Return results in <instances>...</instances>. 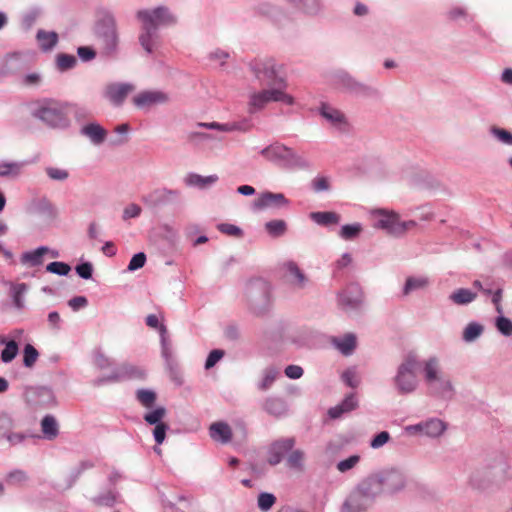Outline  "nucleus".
Returning <instances> with one entry per match:
<instances>
[{
    "label": "nucleus",
    "instance_id": "f257e3e1",
    "mask_svg": "<svg viewBox=\"0 0 512 512\" xmlns=\"http://www.w3.org/2000/svg\"><path fill=\"white\" fill-rule=\"evenodd\" d=\"M512 479V465L504 457L493 460L474 468L469 475V484L479 491L501 489Z\"/></svg>",
    "mask_w": 512,
    "mask_h": 512
},
{
    "label": "nucleus",
    "instance_id": "f03ea898",
    "mask_svg": "<svg viewBox=\"0 0 512 512\" xmlns=\"http://www.w3.org/2000/svg\"><path fill=\"white\" fill-rule=\"evenodd\" d=\"M423 381L428 394L442 400H451L455 395V387L451 377L441 366L438 356L432 355L421 362Z\"/></svg>",
    "mask_w": 512,
    "mask_h": 512
},
{
    "label": "nucleus",
    "instance_id": "7ed1b4c3",
    "mask_svg": "<svg viewBox=\"0 0 512 512\" xmlns=\"http://www.w3.org/2000/svg\"><path fill=\"white\" fill-rule=\"evenodd\" d=\"M136 16L141 22L142 30L139 35V42L146 52L152 53L159 38L157 29L161 26L174 24L175 17L166 7L139 10Z\"/></svg>",
    "mask_w": 512,
    "mask_h": 512
},
{
    "label": "nucleus",
    "instance_id": "20e7f679",
    "mask_svg": "<svg viewBox=\"0 0 512 512\" xmlns=\"http://www.w3.org/2000/svg\"><path fill=\"white\" fill-rule=\"evenodd\" d=\"M377 495H395L406 487V476L398 468H387L366 477Z\"/></svg>",
    "mask_w": 512,
    "mask_h": 512
},
{
    "label": "nucleus",
    "instance_id": "39448f33",
    "mask_svg": "<svg viewBox=\"0 0 512 512\" xmlns=\"http://www.w3.org/2000/svg\"><path fill=\"white\" fill-rule=\"evenodd\" d=\"M379 498L365 477L348 494L340 512H368Z\"/></svg>",
    "mask_w": 512,
    "mask_h": 512
},
{
    "label": "nucleus",
    "instance_id": "423d86ee",
    "mask_svg": "<svg viewBox=\"0 0 512 512\" xmlns=\"http://www.w3.org/2000/svg\"><path fill=\"white\" fill-rule=\"evenodd\" d=\"M249 310L256 316L266 314L271 307V285L262 278L250 280L245 289Z\"/></svg>",
    "mask_w": 512,
    "mask_h": 512
},
{
    "label": "nucleus",
    "instance_id": "0eeeda50",
    "mask_svg": "<svg viewBox=\"0 0 512 512\" xmlns=\"http://www.w3.org/2000/svg\"><path fill=\"white\" fill-rule=\"evenodd\" d=\"M419 365L417 355L408 353L398 365L393 378L394 386L400 395H408L416 391L418 379L416 369Z\"/></svg>",
    "mask_w": 512,
    "mask_h": 512
},
{
    "label": "nucleus",
    "instance_id": "6e6552de",
    "mask_svg": "<svg viewBox=\"0 0 512 512\" xmlns=\"http://www.w3.org/2000/svg\"><path fill=\"white\" fill-rule=\"evenodd\" d=\"M281 69L282 67L278 66L272 59L256 61L253 65L255 76L261 85L286 88L287 82Z\"/></svg>",
    "mask_w": 512,
    "mask_h": 512
},
{
    "label": "nucleus",
    "instance_id": "1a4fd4ad",
    "mask_svg": "<svg viewBox=\"0 0 512 512\" xmlns=\"http://www.w3.org/2000/svg\"><path fill=\"white\" fill-rule=\"evenodd\" d=\"M261 155L268 161L284 166H304V160L293 149L274 143L261 150Z\"/></svg>",
    "mask_w": 512,
    "mask_h": 512
},
{
    "label": "nucleus",
    "instance_id": "9d476101",
    "mask_svg": "<svg viewBox=\"0 0 512 512\" xmlns=\"http://www.w3.org/2000/svg\"><path fill=\"white\" fill-rule=\"evenodd\" d=\"M286 88L268 86L267 89L255 92L250 96V106L259 110L270 102H283L287 105L294 104V98L285 92Z\"/></svg>",
    "mask_w": 512,
    "mask_h": 512
},
{
    "label": "nucleus",
    "instance_id": "9b49d317",
    "mask_svg": "<svg viewBox=\"0 0 512 512\" xmlns=\"http://www.w3.org/2000/svg\"><path fill=\"white\" fill-rule=\"evenodd\" d=\"M36 117L53 127L66 125V105L54 100H45L35 113Z\"/></svg>",
    "mask_w": 512,
    "mask_h": 512
},
{
    "label": "nucleus",
    "instance_id": "f8f14e48",
    "mask_svg": "<svg viewBox=\"0 0 512 512\" xmlns=\"http://www.w3.org/2000/svg\"><path fill=\"white\" fill-rule=\"evenodd\" d=\"M145 377L146 371L143 368L124 363L115 368L110 375L98 378L94 383L95 385L100 386L108 382L114 383L132 379L143 380Z\"/></svg>",
    "mask_w": 512,
    "mask_h": 512
},
{
    "label": "nucleus",
    "instance_id": "ddd939ff",
    "mask_svg": "<svg viewBox=\"0 0 512 512\" xmlns=\"http://www.w3.org/2000/svg\"><path fill=\"white\" fill-rule=\"evenodd\" d=\"M296 439L294 437L279 438L267 447L266 461L271 466L280 464L284 459L286 460L289 452L294 448Z\"/></svg>",
    "mask_w": 512,
    "mask_h": 512
},
{
    "label": "nucleus",
    "instance_id": "4468645a",
    "mask_svg": "<svg viewBox=\"0 0 512 512\" xmlns=\"http://www.w3.org/2000/svg\"><path fill=\"white\" fill-rule=\"evenodd\" d=\"M338 305L346 311L357 310L363 302V292L358 284L348 285L337 295Z\"/></svg>",
    "mask_w": 512,
    "mask_h": 512
},
{
    "label": "nucleus",
    "instance_id": "2eb2a0df",
    "mask_svg": "<svg viewBox=\"0 0 512 512\" xmlns=\"http://www.w3.org/2000/svg\"><path fill=\"white\" fill-rule=\"evenodd\" d=\"M25 400L33 407H48L55 404V397L47 387H29L24 393Z\"/></svg>",
    "mask_w": 512,
    "mask_h": 512
},
{
    "label": "nucleus",
    "instance_id": "dca6fc26",
    "mask_svg": "<svg viewBox=\"0 0 512 512\" xmlns=\"http://www.w3.org/2000/svg\"><path fill=\"white\" fill-rule=\"evenodd\" d=\"M284 280L295 289H303L307 286L309 279L299 266L293 261L282 264Z\"/></svg>",
    "mask_w": 512,
    "mask_h": 512
},
{
    "label": "nucleus",
    "instance_id": "f3484780",
    "mask_svg": "<svg viewBox=\"0 0 512 512\" xmlns=\"http://www.w3.org/2000/svg\"><path fill=\"white\" fill-rule=\"evenodd\" d=\"M288 200L282 193L264 192L253 201L254 210H265L286 206Z\"/></svg>",
    "mask_w": 512,
    "mask_h": 512
},
{
    "label": "nucleus",
    "instance_id": "a211bd4d",
    "mask_svg": "<svg viewBox=\"0 0 512 512\" xmlns=\"http://www.w3.org/2000/svg\"><path fill=\"white\" fill-rule=\"evenodd\" d=\"M369 221L375 222L376 224H415L414 221L402 222L400 215L394 210L388 209H374L370 211Z\"/></svg>",
    "mask_w": 512,
    "mask_h": 512
},
{
    "label": "nucleus",
    "instance_id": "6ab92c4d",
    "mask_svg": "<svg viewBox=\"0 0 512 512\" xmlns=\"http://www.w3.org/2000/svg\"><path fill=\"white\" fill-rule=\"evenodd\" d=\"M133 90L134 87L130 84H109L105 88L104 96L114 105H120Z\"/></svg>",
    "mask_w": 512,
    "mask_h": 512
},
{
    "label": "nucleus",
    "instance_id": "aec40b11",
    "mask_svg": "<svg viewBox=\"0 0 512 512\" xmlns=\"http://www.w3.org/2000/svg\"><path fill=\"white\" fill-rule=\"evenodd\" d=\"M430 284L431 280L426 275H410L405 279L402 294L407 297L412 293L425 291L429 288Z\"/></svg>",
    "mask_w": 512,
    "mask_h": 512
},
{
    "label": "nucleus",
    "instance_id": "412c9836",
    "mask_svg": "<svg viewBox=\"0 0 512 512\" xmlns=\"http://www.w3.org/2000/svg\"><path fill=\"white\" fill-rule=\"evenodd\" d=\"M262 407L269 415L277 418L285 416L288 412L287 402L283 398L276 396L266 398Z\"/></svg>",
    "mask_w": 512,
    "mask_h": 512
},
{
    "label": "nucleus",
    "instance_id": "4be33fe9",
    "mask_svg": "<svg viewBox=\"0 0 512 512\" xmlns=\"http://www.w3.org/2000/svg\"><path fill=\"white\" fill-rule=\"evenodd\" d=\"M356 343L357 339L353 333H347L343 336L333 337L331 339V344L344 356L353 354Z\"/></svg>",
    "mask_w": 512,
    "mask_h": 512
},
{
    "label": "nucleus",
    "instance_id": "5701e85b",
    "mask_svg": "<svg viewBox=\"0 0 512 512\" xmlns=\"http://www.w3.org/2000/svg\"><path fill=\"white\" fill-rule=\"evenodd\" d=\"M357 406L358 400L356 398V395L354 393H350L344 398V400L340 404L330 408L328 410V415L332 419H338L343 414L355 410Z\"/></svg>",
    "mask_w": 512,
    "mask_h": 512
},
{
    "label": "nucleus",
    "instance_id": "b1692460",
    "mask_svg": "<svg viewBox=\"0 0 512 512\" xmlns=\"http://www.w3.org/2000/svg\"><path fill=\"white\" fill-rule=\"evenodd\" d=\"M167 101V96L158 91H145L133 98V103L139 107H149L157 103H164Z\"/></svg>",
    "mask_w": 512,
    "mask_h": 512
},
{
    "label": "nucleus",
    "instance_id": "393cba45",
    "mask_svg": "<svg viewBox=\"0 0 512 512\" xmlns=\"http://www.w3.org/2000/svg\"><path fill=\"white\" fill-rule=\"evenodd\" d=\"M305 452L301 449H292L286 457L285 465L295 472H303L305 469Z\"/></svg>",
    "mask_w": 512,
    "mask_h": 512
},
{
    "label": "nucleus",
    "instance_id": "a878e982",
    "mask_svg": "<svg viewBox=\"0 0 512 512\" xmlns=\"http://www.w3.org/2000/svg\"><path fill=\"white\" fill-rule=\"evenodd\" d=\"M279 375V368L272 365L267 366L262 370L261 379L257 383V388L263 392L269 390Z\"/></svg>",
    "mask_w": 512,
    "mask_h": 512
},
{
    "label": "nucleus",
    "instance_id": "bb28decb",
    "mask_svg": "<svg viewBox=\"0 0 512 512\" xmlns=\"http://www.w3.org/2000/svg\"><path fill=\"white\" fill-rule=\"evenodd\" d=\"M210 437L214 441L227 443L231 440L232 432L228 424L215 422L210 426Z\"/></svg>",
    "mask_w": 512,
    "mask_h": 512
},
{
    "label": "nucleus",
    "instance_id": "cd10ccee",
    "mask_svg": "<svg viewBox=\"0 0 512 512\" xmlns=\"http://www.w3.org/2000/svg\"><path fill=\"white\" fill-rule=\"evenodd\" d=\"M10 285V296L12 298L14 307L18 310H22L25 307L24 295L27 293L29 286L26 283H9Z\"/></svg>",
    "mask_w": 512,
    "mask_h": 512
},
{
    "label": "nucleus",
    "instance_id": "c85d7f7f",
    "mask_svg": "<svg viewBox=\"0 0 512 512\" xmlns=\"http://www.w3.org/2000/svg\"><path fill=\"white\" fill-rule=\"evenodd\" d=\"M424 435L430 438L440 437L446 430V424L438 418L423 421Z\"/></svg>",
    "mask_w": 512,
    "mask_h": 512
},
{
    "label": "nucleus",
    "instance_id": "c756f323",
    "mask_svg": "<svg viewBox=\"0 0 512 512\" xmlns=\"http://www.w3.org/2000/svg\"><path fill=\"white\" fill-rule=\"evenodd\" d=\"M477 298V292L467 288H458L449 295V300L456 305H468Z\"/></svg>",
    "mask_w": 512,
    "mask_h": 512
},
{
    "label": "nucleus",
    "instance_id": "7c9ffc66",
    "mask_svg": "<svg viewBox=\"0 0 512 512\" xmlns=\"http://www.w3.org/2000/svg\"><path fill=\"white\" fill-rule=\"evenodd\" d=\"M82 133L87 136L94 144H101L107 135L106 130L97 123H90L82 128Z\"/></svg>",
    "mask_w": 512,
    "mask_h": 512
},
{
    "label": "nucleus",
    "instance_id": "2f4dec72",
    "mask_svg": "<svg viewBox=\"0 0 512 512\" xmlns=\"http://www.w3.org/2000/svg\"><path fill=\"white\" fill-rule=\"evenodd\" d=\"M49 251L48 247L40 246L33 251L23 253L21 262L23 264H29L30 266H39L43 263V256Z\"/></svg>",
    "mask_w": 512,
    "mask_h": 512
},
{
    "label": "nucleus",
    "instance_id": "473e14b6",
    "mask_svg": "<svg viewBox=\"0 0 512 512\" xmlns=\"http://www.w3.org/2000/svg\"><path fill=\"white\" fill-rule=\"evenodd\" d=\"M41 430L44 437L48 440H54L59 434L58 423L54 416L46 415L41 420Z\"/></svg>",
    "mask_w": 512,
    "mask_h": 512
},
{
    "label": "nucleus",
    "instance_id": "72a5a7b5",
    "mask_svg": "<svg viewBox=\"0 0 512 512\" xmlns=\"http://www.w3.org/2000/svg\"><path fill=\"white\" fill-rule=\"evenodd\" d=\"M309 219L316 224H337L342 220L341 216L333 211L312 212Z\"/></svg>",
    "mask_w": 512,
    "mask_h": 512
},
{
    "label": "nucleus",
    "instance_id": "f704fd0d",
    "mask_svg": "<svg viewBox=\"0 0 512 512\" xmlns=\"http://www.w3.org/2000/svg\"><path fill=\"white\" fill-rule=\"evenodd\" d=\"M321 115L332 125L341 126L342 124H345L344 114L327 104H323L321 106Z\"/></svg>",
    "mask_w": 512,
    "mask_h": 512
},
{
    "label": "nucleus",
    "instance_id": "c9c22d12",
    "mask_svg": "<svg viewBox=\"0 0 512 512\" xmlns=\"http://www.w3.org/2000/svg\"><path fill=\"white\" fill-rule=\"evenodd\" d=\"M484 331V326L478 322H470L463 330L462 339L466 343L476 341Z\"/></svg>",
    "mask_w": 512,
    "mask_h": 512
},
{
    "label": "nucleus",
    "instance_id": "e433bc0d",
    "mask_svg": "<svg viewBox=\"0 0 512 512\" xmlns=\"http://www.w3.org/2000/svg\"><path fill=\"white\" fill-rule=\"evenodd\" d=\"M118 492L115 488L108 489L107 491L95 496L91 501L97 506L112 507L116 503Z\"/></svg>",
    "mask_w": 512,
    "mask_h": 512
},
{
    "label": "nucleus",
    "instance_id": "4c0bfd02",
    "mask_svg": "<svg viewBox=\"0 0 512 512\" xmlns=\"http://www.w3.org/2000/svg\"><path fill=\"white\" fill-rule=\"evenodd\" d=\"M37 40L41 49L48 51L56 46L58 42V34L56 32L39 30L37 33Z\"/></svg>",
    "mask_w": 512,
    "mask_h": 512
},
{
    "label": "nucleus",
    "instance_id": "58836bf2",
    "mask_svg": "<svg viewBox=\"0 0 512 512\" xmlns=\"http://www.w3.org/2000/svg\"><path fill=\"white\" fill-rule=\"evenodd\" d=\"M23 166L21 162H0V176L16 177L21 174Z\"/></svg>",
    "mask_w": 512,
    "mask_h": 512
},
{
    "label": "nucleus",
    "instance_id": "ea45409f",
    "mask_svg": "<svg viewBox=\"0 0 512 512\" xmlns=\"http://www.w3.org/2000/svg\"><path fill=\"white\" fill-rule=\"evenodd\" d=\"M161 354L162 357L169 363L172 359V346L167 336V328L165 325L159 327Z\"/></svg>",
    "mask_w": 512,
    "mask_h": 512
},
{
    "label": "nucleus",
    "instance_id": "a19ab883",
    "mask_svg": "<svg viewBox=\"0 0 512 512\" xmlns=\"http://www.w3.org/2000/svg\"><path fill=\"white\" fill-rule=\"evenodd\" d=\"M217 180L218 177L216 175L203 177L198 174H189L185 179L188 185L198 186L200 188L207 187L208 185L215 183Z\"/></svg>",
    "mask_w": 512,
    "mask_h": 512
},
{
    "label": "nucleus",
    "instance_id": "79ce46f5",
    "mask_svg": "<svg viewBox=\"0 0 512 512\" xmlns=\"http://www.w3.org/2000/svg\"><path fill=\"white\" fill-rule=\"evenodd\" d=\"M157 395L155 391L151 389H138L136 391V399L138 402L146 407V408H152L155 401H156Z\"/></svg>",
    "mask_w": 512,
    "mask_h": 512
},
{
    "label": "nucleus",
    "instance_id": "37998d69",
    "mask_svg": "<svg viewBox=\"0 0 512 512\" xmlns=\"http://www.w3.org/2000/svg\"><path fill=\"white\" fill-rule=\"evenodd\" d=\"M197 126L205 127L208 129H216V130H219L222 132H232V131H236V130H241L240 124H238L236 122L224 123V124H221L218 122H210V123L199 122V123H197Z\"/></svg>",
    "mask_w": 512,
    "mask_h": 512
},
{
    "label": "nucleus",
    "instance_id": "c03bdc74",
    "mask_svg": "<svg viewBox=\"0 0 512 512\" xmlns=\"http://www.w3.org/2000/svg\"><path fill=\"white\" fill-rule=\"evenodd\" d=\"M19 347L15 340H10L5 344V348L2 350L0 358L4 363H10L18 354Z\"/></svg>",
    "mask_w": 512,
    "mask_h": 512
},
{
    "label": "nucleus",
    "instance_id": "a18cd8bd",
    "mask_svg": "<svg viewBox=\"0 0 512 512\" xmlns=\"http://www.w3.org/2000/svg\"><path fill=\"white\" fill-rule=\"evenodd\" d=\"M13 428V418L8 413L0 411V440L4 439Z\"/></svg>",
    "mask_w": 512,
    "mask_h": 512
},
{
    "label": "nucleus",
    "instance_id": "49530a36",
    "mask_svg": "<svg viewBox=\"0 0 512 512\" xmlns=\"http://www.w3.org/2000/svg\"><path fill=\"white\" fill-rule=\"evenodd\" d=\"M39 356L36 348L31 344H26L23 350V364L27 368H31L37 361Z\"/></svg>",
    "mask_w": 512,
    "mask_h": 512
},
{
    "label": "nucleus",
    "instance_id": "de8ad7c7",
    "mask_svg": "<svg viewBox=\"0 0 512 512\" xmlns=\"http://www.w3.org/2000/svg\"><path fill=\"white\" fill-rule=\"evenodd\" d=\"M166 415V409L164 407H157L156 409L147 412L144 415V420L150 425L162 424L161 420Z\"/></svg>",
    "mask_w": 512,
    "mask_h": 512
},
{
    "label": "nucleus",
    "instance_id": "09e8293b",
    "mask_svg": "<svg viewBox=\"0 0 512 512\" xmlns=\"http://www.w3.org/2000/svg\"><path fill=\"white\" fill-rule=\"evenodd\" d=\"M495 326L503 336L509 337L512 335V321L509 318L505 316L497 317Z\"/></svg>",
    "mask_w": 512,
    "mask_h": 512
},
{
    "label": "nucleus",
    "instance_id": "8fccbe9b",
    "mask_svg": "<svg viewBox=\"0 0 512 512\" xmlns=\"http://www.w3.org/2000/svg\"><path fill=\"white\" fill-rule=\"evenodd\" d=\"M77 60L76 57L69 54L61 53L57 56V67L61 71L71 69L75 66Z\"/></svg>",
    "mask_w": 512,
    "mask_h": 512
},
{
    "label": "nucleus",
    "instance_id": "3c124183",
    "mask_svg": "<svg viewBox=\"0 0 512 512\" xmlns=\"http://www.w3.org/2000/svg\"><path fill=\"white\" fill-rule=\"evenodd\" d=\"M359 455H351L347 459L341 460L337 463L336 468L341 473H346L352 470L360 462Z\"/></svg>",
    "mask_w": 512,
    "mask_h": 512
},
{
    "label": "nucleus",
    "instance_id": "603ef678",
    "mask_svg": "<svg viewBox=\"0 0 512 512\" xmlns=\"http://www.w3.org/2000/svg\"><path fill=\"white\" fill-rule=\"evenodd\" d=\"M275 502H276V497L273 494L267 493V492H262L258 496L257 504L261 511L266 512L271 509V507L275 504Z\"/></svg>",
    "mask_w": 512,
    "mask_h": 512
},
{
    "label": "nucleus",
    "instance_id": "864d4df0",
    "mask_svg": "<svg viewBox=\"0 0 512 512\" xmlns=\"http://www.w3.org/2000/svg\"><path fill=\"white\" fill-rule=\"evenodd\" d=\"M46 270L50 273L59 275V276H66L70 270L71 267L64 262H51L46 266Z\"/></svg>",
    "mask_w": 512,
    "mask_h": 512
},
{
    "label": "nucleus",
    "instance_id": "5fc2aeb1",
    "mask_svg": "<svg viewBox=\"0 0 512 512\" xmlns=\"http://www.w3.org/2000/svg\"><path fill=\"white\" fill-rule=\"evenodd\" d=\"M341 379L347 386L351 388H356L360 384V379L354 368L345 370L341 375Z\"/></svg>",
    "mask_w": 512,
    "mask_h": 512
},
{
    "label": "nucleus",
    "instance_id": "6e6d98bb",
    "mask_svg": "<svg viewBox=\"0 0 512 512\" xmlns=\"http://www.w3.org/2000/svg\"><path fill=\"white\" fill-rule=\"evenodd\" d=\"M28 480V475L21 469H15L8 473L7 482L11 485H20Z\"/></svg>",
    "mask_w": 512,
    "mask_h": 512
},
{
    "label": "nucleus",
    "instance_id": "4d7b16f0",
    "mask_svg": "<svg viewBox=\"0 0 512 512\" xmlns=\"http://www.w3.org/2000/svg\"><path fill=\"white\" fill-rule=\"evenodd\" d=\"M361 232V226H341L338 235L344 240H353Z\"/></svg>",
    "mask_w": 512,
    "mask_h": 512
},
{
    "label": "nucleus",
    "instance_id": "13d9d810",
    "mask_svg": "<svg viewBox=\"0 0 512 512\" xmlns=\"http://www.w3.org/2000/svg\"><path fill=\"white\" fill-rule=\"evenodd\" d=\"M225 355V351L222 349H214L209 354L205 361V369L210 370L213 368Z\"/></svg>",
    "mask_w": 512,
    "mask_h": 512
},
{
    "label": "nucleus",
    "instance_id": "bf43d9fd",
    "mask_svg": "<svg viewBox=\"0 0 512 512\" xmlns=\"http://www.w3.org/2000/svg\"><path fill=\"white\" fill-rule=\"evenodd\" d=\"M146 263V255L143 252H138L131 258L127 270L130 272L136 271L142 268Z\"/></svg>",
    "mask_w": 512,
    "mask_h": 512
},
{
    "label": "nucleus",
    "instance_id": "052dcab7",
    "mask_svg": "<svg viewBox=\"0 0 512 512\" xmlns=\"http://www.w3.org/2000/svg\"><path fill=\"white\" fill-rule=\"evenodd\" d=\"M48 177L56 181H64L69 177V172L58 167H47L45 169Z\"/></svg>",
    "mask_w": 512,
    "mask_h": 512
},
{
    "label": "nucleus",
    "instance_id": "680f3d73",
    "mask_svg": "<svg viewBox=\"0 0 512 512\" xmlns=\"http://www.w3.org/2000/svg\"><path fill=\"white\" fill-rule=\"evenodd\" d=\"M390 434L387 431H382L374 436L370 441V447L372 449H379L383 447L390 440Z\"/></svg>",
    "mask_w": 512,
    "mask_h": 512
},
{
    "label": "nucleus",
    "instance_id": "e2e57ef3",
    "mask_svg": "<svg viewBox=\"0 0 512 512\" xmlns=\"http://www.w3.org/2000/svg\"><path fill=\"white\" fill-rule=\"evenodd\" d=\"M387 236L399 238L406 234L408 226H379Z\"/></svg>",
    "mask_w": 512,
    "mask_h": 512
},
{
    "label": "nucleus",
    "instance_id": "0e129e2a",
    "mask_svg": "<svg viewBox=\"0 0 512 512\" xmlns=\"http://www.w3.org/2000/svg\"><path fill=\"white\" fill-rule=\"evenodd\" d=\"M491 133L502 143L512 145V133L509 131L498 127H492Z\"/></svg>",
    "mask_w": 512,
    "mask_h": 512
},
{
    "label": "nucleus",
    "instance_id": "69168bd1",
    "mask_svg": "<svg viewBox=\"0 0 512 512\" xmlns=\"http://www.w3.org/2000/svg\"><path fill=\"white\" fill-rule=\"evenodd\" d=\"M221 233L232 237V238H242L244 236V231L240 226H218Z\"/></svg>",
    "mask_w": 512,
    "mask_h": 512
},
{
    "label": "nucleus",
    "instance_id": "338daca9",
    "mask_svg": "<svg viewBox=\"0 0 512 512\" xmlns=\"http://www.w3.org/2000/svg\"><path fill=\"white\" fill-rule=\"evenodd\" d=\"M76 273L83 279H90L93 273V265L90 262H84L76 266Z\"/></svg>",
    "mask_w": 512,
    "mask_h": 512
},
{
    "label": "nucleus",
    "instance_id": "774afa93",
    "mask_svg": "<svg viewBox=\"0 0 512 512\" xmlns=\"http://www.w3.org/2000/svg\"><path fill=\"white\" fill-rule=\"evenodd\" d=\"M48 327L53 331H58L61 328V317L58 312L52 311L47 317Z\"/></svg>",
    "mask_w": 512,
    "mask_h": 512
}]
</instances>
